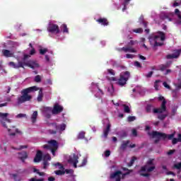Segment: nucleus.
<instances>
[{"label":"nucleus","instance_id":"nucleus-1","mask_svg":"<svg viewBox=\"0 0 181 181\" xmlns=\"http://www.w3.org/2000/svg\"><path fill=\"white\" fill-rule=\"evenodd\" d=\"M33 91H37V87L32 86L21 90V95L17 98V104L18 105H21V104H23L28 101H31L33 96L30 95V93H33Z\"/></svg>","mask_w":181,"mask_h":181},{"label":"nucleus","instance_id":"nucleus-2","mask_svg":"<svg viewBox=\"0 0 181 181\" xmlns=\"http://www.w3.org/2000/svg\"><path fill=\"white\" fill-rule=\"evenodd\" d=\"M158 35H151L148 37L150 44L151 45V46H153L154 49L155 47H158V46H163V43L158 42V40H161V42H163L165 39H166V35H165V33L162 31H158Z\"/></svg>","mask_w":181,"mask_h":181},{"label":"nucleus","instance_id":"nucleus-3","mask_svg":"<svg viewBox=\"0 0 181 181\" xmlns=\"http://www.w3.org/2000/svg\"><path fill=\"white\" fill-rule=\"evenodd\" d=\"M151 135L153 138H156L154 141L155 144H158L160 139H163V141H165V139L171 141L175 137V133H173L171 134H167L165 133H162L159 132H153L151 133Z\"/></svg>","mask_w":181,"mask_h":181},{"label":"nucleus","instance_id":"nucleus-4","mask_svg":"<svg viewBox=\"0 0 181 181\" xmlns=\"http://www.w3.org/2000/svg\"><path fill=\"white\" fill-rule=\"evenodd\" d=\"M49 145L45 144L42 146L44 149H47L48 151H51L53 156H56V151H57L59 148V144H57V141L56 140H50L48 141Z\"/></svg>","mask_w":181,"mask_h":181},{"label":"nucleus","instance_id":"nucleus-5","mask_svg":"<svg viewBox=\"0 0 181 181\" xmlns=\"http://www.w3.org/2000/svg\"><path fill=\"white\" fill-rule=\"evenodd\" d=\"M129 77H131V73H129V71H126L122 73L118 79L117 84L121 87H124V86L127 84V81L129 80Z\"/></svg>","mask_w":181,"mask_h":181},{"label":"nucleus","instance_id":"nucleus-6","mask_svg":"<svg viewBox=\"0 0 181 181\" xmlns=\"http://www.w3.org/2000/svg\"><path fill=\"white\" fill-rule=\"evenodd\" d=\"M158 101H163L158 109H153V114H163L166 111V99L163 96L158 97Z\"/></svg>","mask_w":181,"mask_h":181},{"label":"nucleus","instance_id":"nucleus-7","mask_svg":"<svg viewBox=\"0 0 181 181\" xmlns=\"http://www.w3.org/2000/svg\"><path fill=\"white\" fill-rule=\"evenodd\" d=\"M135 45H138V41L130 40V42H128V46L123 47L122 48H121V50H122L125 53H127V52H129L130 53H136V50L132 48V46H135Z\"/></svg>","mask_w":181,"mask_h":181},{"label":"nucleus","instance_id":"nucleus-8","mask_svg":"<svg viewBox=\"0 0 181 181\" xmlns=\"http://www.w3.org/2000/svg\"><path fill=\"white\" fill-rule=\"evenodd\" d=\"M47 31L49 33H56V35H58V33H60V28L57 24L49 23L47 27Z\"/></svg>","mask_w":181,"mask_h":181},{"label":"nucleus","instance_id":"nucleus-9","mask_svg":"<svg viewBox=\"0 0 181 181\" xmlns=\"http://www.w3.org/2000/svg\"><path fill=\"white\" fill-rule=\"evenodd\" d=\"M49 125L55 128V129L60 134L63 132V131H66V128L67 127V125L66 124L62 123L61 124H57V123H50Z\"/></svg>","mask_w":181,"mask_h":181},{"label":"nucleus","instance_id":"nucleus-10","mask_svg":"<svg viewBox=\"0 0 181 181\" xmlns=\"http://www.w3.org/2000/svg\"><path fill=\"white\" fill-rule=\"evenodd\" d=\"M8 115H9L8 113L0 112V118H1L0 122L1 124H2L4 128H8V126H6V123L5 122V121L8 123L11 122V119L8 118Z\"/></svg>","mask_w":181,"mask_h":181},{"label":"nucleus","instance_id":"nucleus-11","mask_svg":"<svg viewBox=\"0 0 181 181\" xmlns=\"http://www.w3.org/2000/svg\"><path fill=\"white\" fill-rule=\"evenodd\" d=\"M63 111V106L59 105V103H55L54 107L52 110V113L54 115H57V114H60Z\"/></svg>","mask_w":181,"mask_h":181},{"label":"nucleus","instance_id":"nucleus-12","mask_svg":"<svg viewBox=\"0 0 181 181\" xmlns=\"http://www.w3.org/2000/svg\"><path fill=\"white\" fill-rule=\"evenodd\" d=\"M23 64H25V62L22 61H18V64H15L13 62H10L8 63V66H10V67H13V69H25V67H23Z\"/></svg>","mask_w":181,"mask_h":181},{"label":"nucleus","instance_id":"nucleus-13","mask_svg":"<svg viewBox=\"0 0 181 181\" xmlns=\"http://www.w3.org/2000/svg\"><path fill=\"white\" fill-rule=\"evenodd\" d=\"M153 160H155V159L150 158L146 162V165L141 168L140 172H146V170L148 169V166H153L155 165V164H153Z\"/></svg>","mask_w":181,"mask_h":181},{"label":"nucleus","instance_id":"nucleus-14","mask_svg":"<svg viewBox=\"0 0 181 181\" xmlns=\"http://www.w3.org/2000/svg\"><path fill=\"white\" fill-rule=\"evenodd\" d=\"M181 49H177L175 50L174 52L171 54H168L166 56V59H177L180 56Z\"/></svg>","mask_w":181,"mask_h":181},{"label":"nucleus","instance_id":"nucleus-15","mask_svg":"<svg viewBox=\"0 0 181 181\" xmlns=\"http://www.w3.org/2000/svg\"><path fill=\"white\" fill-rule=\"evenodd\" d=\"M122 175V172L117 170L110 175V179H115V181H121V175Z\"/></svg>","mask_w":181,"mask_h":181},{"label":"nucleus","instance_id":"nucleus-16","mask_svg":"<svg viewBox=\"0 0 181 181\" xmlns=\"http://www.w3.org/2000/svg\"><path fill=\"white\" fill-rule=\"evenodd\" d=\"M69 163H73L74 168H77L78 163V156L74 154L73 158H71L68 160Z\"/></svg>","mask_w":181,"mask_h":181},{"label":"nucleus","instance_id":"nucleus-17","mask_svg":"<svg viewBox=\"0 0 181 181\" xmlns=\"http://www.w3.org/2000/svg\"><path fill=\"white\" fill-rule=\"evenodd\" d=\"M18 159H20V160H21V162H23V163H25V160H26V159H28V152L26 151H22V152H19L18 153Z\"/></svg>","mask_w":181,"mask_h":181},{"label":"nucleus","instance_id":"nucleus-18","mask_svg":"<svg viewBox=\"0 0 181 181\" xmlns=\"http://www.w3.org/2000/svg\"><path fill=\"white\" fill-rule=\"evenodd\" d=\"M25 66H28V67H30V69H36L39 67V64L33 61H30L28 62H24L23 67H25Z\"/></svg>","mask_w":181,"mask_h":181},{"label":"nucleus","instance_id":"nucleus-19","mask_svg":"<svg viewBox=\"0 0 181 181\" xmlns=\"http://www.w3.org/2000/svg\"><path fill=\"white\" fill-rule=\"evenodd\" d=\"M42 159H43V153L42 152V151L38 150L37 151L35 157L34 158V162L35 163L40 162Z\"/></svg>","mask_w":181,"mask_h":181},{"label":"nucleus","instance_id":"nucleus-20","mask_svg":"<svg viewBox=\"0 0 181 181\" xmlns=\"http://www.w3.org/2000/svg\"><path fill=\"white\" fill-rule=\"evenodd\" d=\"M170 64H172V62L169 61V62H167L164 64L160 65V71H165V70H166V69H169V67H170Z\"/></svg>","mask_w":181,"mask_h":181},{"label":"nucleus","instance_id":"nucleus-21","mask_svg":"<svg viewBox=\"0 0 181 181\" xmlns=\"http://www.w3.org/2000/svg\"><path fill=\"white\" fill-rule=\"evenodd\" d=\"M96 21L100 23V25H103V26H108V20H107V18H100L98 20H96Z\"/></svg>","mask_w":181,"mask_h":181},{"label":"nucleus","instance_id":"nucleus-22","mask_svg":"<svg viewBox=\"0 0 181 181\" xmlns=\"http://www.w3.org/2000/svg\"><path fill=\"white\" fill-rule=\"evenodd\" d=\"M175 13L176 16H177L178 19H180L176 21L177 25H181V12L179 10V8H176L175 10Z\"/></svg>","mask_w":181,"mask_h":181},{"label":"nucleus","instance_id":"nucleus-23","mask_svg":"<svg viewBox=\"0 0 181 181\" xmlns=\"http://www.w3.org/2000/svg\"><path fill=\"white\" fill-rule=\"evenodd\" d=\"M153 110H159V108H154L153 105L148 104L146 106V112L148 114H151V112H153Z\"/></svg>","mask_w":181,"mask_h":181},{"label":"nucleus","instance_id":"nucleus-24","mask_svg":"<svg viewBox=\"0 0 181 181\" xmlns=\"http://www.w3.org/2000/svg\"><path fill=\"white\" fill-rule=\"evenodd\" d=\"M2 54L4 57H12L13 56L12 52L9 51V49H3Z\"/></svg>","mask_w":181,"mask_h":181},{"label":"nucleus","instance_id":"nucleus-25","mask_svg":"<svg viewBox=\"0 0 181 181\" xmlns=\"http://www.w3.org/2000/svg\"><path fill=\"white\" fill-rule=\"evenodd\" d=\"M128 145H129V141H123L122 144L120 146V150L121 151H125L127 148L128 147Z\"/></svg>","mask_w":181,"mask_h":181},{"label":"nucleus","instance_id":"nucleus-26","mask_svg":"<svg viewBox=\"0 0 181 181\" xmlns=\"http://www.w3.org/2000/svg\"><path fill=\"white\" fill-rule=\"evenodd\" d=\"M110 130H111V124H108L107 125L106 129L103 130V135L105 138H107L108 136V134H110Z\"/></svg>","mask_w":181,"mask_h":181},{"label":"nucleus","instance_id":"nucleus-27","mask_svg":"<svg viewBox=\"0 0 181 181\" xmlns=\"http://www.w3.org/2000/svg\"><path fill=\"white\" fill-rule=\"evenodd\" d=\"M37 101H38V103H41V101H43V90L42 89H40L38 92Z\"/></svg>","mask_w":181,"mask_h":181},{"label":"nucleus","instance_id":"nucleus-28","mask_svg":"<svg viewBox=\"0 0 181 181\" xmlns=\"http://www.w3.org/2000/svg\"><path fill=\"white\" fill-rule=\"evenodd\" d=\"M37 119V111H34L31 116V121L33 124H35Z\"/></svg>","mask_w":181,"mask_h":181},{"label":"nucleus","instance_id":"nucleus-29","mask_svg":"<svg viewBox=\"0 0 181 181\" xmlns=\"http://www.w3.org/2000/svg\"><path fill=\"white\" fill-rule=\"evenodd\" d=\"M60 28L63 33H69V28H67V25L62 24Z\"/></svg>","mask_w":181,"mask_h":181},{"label":"nucleus","instance_id":"nucleus-30","mask_svg":"<svg viewBox=\"0 0 181 181\" xmlns=\"http://www.w3.org/2000/svg\"><path fill=\"white\" fill-rule=\"evenodd\" d=\"M122 107H124V112L126 114H130L131 113V109H129V106H128L127 105H122Z\"/></svg>","mask_w":181,"mask_h":181},{"label":"nucleus","instance_id":"nucleus-31","mask_svg":"<svg viewBox=\"0 0 181 181\" xmlns=\"http://www.w3.org/2000/svg\"><path fill=\"white\" fill-rule=\"evenodd\" d=\"M84 138H86V132H79V134H78L77 139H84Z\"/></svg>","mask_w":181,"mask_h":181},{"label":"nucleus","instance_id":"nucleus-32","mask_svg":"<svg viewBox=\"0 0 181 181\" xmlns=\"http://www.w3.org/2000/svg\"><path fill=\"white\" fill-rule=\"evenodd\" d=\"M176 112H177V106H174L172 107L171 117H175Z\"/></svg>","mask_w":181,"mask_h":181},{"label":"nucleus","instance_id":"nucleus-33","mask_svg":"<svg viewBox=\"0 0 181 181\" xmlns=\"http://www.w3.org/2000/svg\"><path fill=\"white\" fill-rule=\"evenodd\" d=\"M28 148V145L20 146V148H15L13 146L11 147V149H14L16 151H21V149H26Z\"/></svg>","mask_w":181,"mask_h":181},{"label":"nucleus","instance_id":"nucleus-34","mask_svg":"<svg viewBox=\"0 0 181 181\" xmlns=\"http://www.w3.org/2000/svg\"><path fill=\"white\" fill-rule=\"evenodd\" d=\"M122 170H124V172H127V173H124L123 176H127V175H129V173H132V170H129L127 168H122Z\"/></svg>","mask_w":181,"mask_h":181},{"label":"nucleus","instance_id":"nucleus-35","mask_svg":"<svg viewBox=\"0 0 181 181\" xmlns=\"http://www.w3.org/2000/svg\"><path fill=\"white\" fill-rule=\"evenodd\" d=\"M33 172H34V173H37V175H39V176H45V175H46L43 172H40L39 170H37L36 168H33Z\"/></svg>","mask_w":181,"mask_h":181},{"label":"nucleus","instance_id":"nucleus-36","mask_svg":"<svg viewBox=\"0 0 181 181\" xmlns=\"http://www.w3.org/2000/svg\"><path fill=\"white\" fill-rule=\"evenodd\" d=\"M55 175H57V176H62L65 174L64 170H57L55 172Z\"/></svg>","mask_w":181,"mask_h":181},{"label":"nucleus","instance_id":"nucleus-37","mask_svg":"<svg viewBox=\"0 0 181 181\" xmlns=\"http://www.w3.org/2000/svg\"><path fill=\"white\" fill-rule=\"evenodd\" d=\"M166 117H168V115L160 114L158 116V119H160V121H163V119H165L166 118Z\"/></svg>","mask_w":181,"mask_h":181},{"label":"nucleus","instance_id":"nucleus-38","mask_svg":"<svg viewBox=\"0 0 181 181\" xmlns=\"http://www.w3.org/2000/svg\"><path fill=\"white\" fill-rule=\"evenodd\" d=\"M52 159V157H50L49 154H45L42 157V160H50Z\"/></svg>","mask_w":181,"mask_h":181},{"label":"nucleus","instance_id":"nucleus-39","mask_svg":"<svg viewBox=\"0 0 181 181\" xmlns=\"http://www.w3.org/2000/svg\"><path fill=\"white\" fill-rule=\"evenodd\" d=\"M155 169H156V167H155L154 165H152L151 167L148 166L146 169V172H148V173L153 172Z\"/></svg>","mask_w":181,"mask_h":181},{"label":"nucleus","instance_id":"nucleus-40","mask_svg":"<svg viewBox=\"0 0 181 181\" xmlns=\"http://www.w3.org/2000/svg\"><path fill=\"white\" fill-rule=\"evenodd\" d=\"M66 175H73L74 173V170L73 169H66L64 170Z\"/></svg>","mask_w":181,"mask_h":181},{"label":"nucleus","instance_id":"nucleus-41","mask_svg":"<svg viewBox=\"0 0 181 181\" xmlns=\"http://www.w3.org/2000/svg\"><path fill=\"white\" fill-rule=\"evenodd\" d=\"M135 160H136V157L133 156L130 160V163L128 164V166L131 167L134 163H135Z\"/></svg>","mask_w":181,"mask_h":181},{"label":"nucleus","instance_id":"nucleus-42","mask_svg":"<svg viewBox=\"0 0 181 181\" xmlns=\"http://www.w3.org/2000/svg\"><path fill=\"white\" fill-rule=\"evenodd\" d=\"M133 32L134 33H142L144 32V29H142L141 28L134 29Z\"/></svg>","mask_w":181,"mask_h":181},{"label":"nucleus","instance_id":"nucleus-43","mask_svg":"<svg viewBox=\"0 0 181 181\" xmlns=\"http://www.w3.org/2000/svg\"><path fill=\"white\" fill-rule=\"evenodd\" d=\"M159 83H160V80H156L154 83V88L156 90H159Z\"/></svg>","mask_w":181,"mask_h":181},{"label":"nucleus","instance_id":"nucleus-44","mask_svg":"<svg viewBox=\"0 0 181 181\" xmlns=\"http://www.w3.org/2000/svg\"><path fill=\"white\" fill-rule=\"evenodd\" d=\"M107 74H110V76H115V71L112 69H107Z\"/></svg>","mask_w":181,"mask_h":181},{"label":"nucleus","instance_id":"nucleus-45","mask_svg":"<svg viewBox=\"0 0 181 181\" xmlns=\"http://www.w3.org/2000/svg\"><path fill=\"white\" fill-rule=\"evenodd\" d=\"M34 81H35V83H40V81H42V78L40 77V75H37L35 77Z\"/></svg>","mask_w":181,"mask_h":181},{"label":"nucleus","instance_id":"nucleus-46","mask_svg":"<svg viewBox=\"0 0 181 181\" xmlns=\"http://www.w3.org/2000/svg\"><path fill=\"white\" fill-rule=\"evenodd\" d=\"M135 119H136V117L134 116H129L127 118L128 122H132L135 121Z\"/></svg>","mask_w":181,"mask_h":181},{"label":"nucleus","instance_id":"nucleus-47","mask_svg":"<svg viewBox=\"0 0 181 181\" xmlns=\"http://www.w3.org/2000/svg\"><path fill=\"white\" fill-rule=\"evenodd\" d=\"M47 52V48L40 49V54H42V55L46 54Z\"/></svg>","mask_w":181,"mask_h":181},{"label":"nucleus","instance_id":"nucleus-48","mask_svg":"<svg viewBox=\"0 0 181 181\" xmlns=\"http://www.w3.org/2000/svg\"><path fill=\"white\" fill-rule=\"evenodd\" d=\"M42 165H43V169H47V166H49V164L47 160H43Z\"/></svg>","mask_w":181,"mask_h":181},{"label":"nucleus","instance_id":"nucleus-49","mask_svg":"<svg viewBox=\"0 0 181 181\" xmlns=\"http://www.w3.org/2000/svg\"><path fill=\"white\" fill-rule=\"evenodd\" d=\"M163 86L165 88H168V90H170V89H171L170 86H169V85L168 84V82H166V81H164V82L163 83Z\"/></svg>","mask_w":181,"mask_h":181},{"label":"nucleus","instance_id":"nucleus-50","mask_svg":"<svg viewBox=\"0 0 181 181\" xmlns=\"http://www.w3.org/2000/svg\"><path fill=\"white\" fill-rule=\"evenodd\" d=\"M55 166H59V169L64 170V166H63V165H62V163H57L55 164Z\"/></svg>","mask_w":181,"mask_h":181},{"label":"nucleus","instance_id":"nucleus-51","mask_svg":"<svg viewBox=\"0 0 181 181\" xmlns=\"http://www.w3.org/2000/svg\"><path fill=\"white\" fill-rule=\"evenodd\" d=\"M49 134H50L51 135H56V134H57V130H53V129H49L48 130Z\"/></svg>","mask_w":181,"mask_h":181},{"label":"nucleus","instance_id":"nucleus-52","mask_svg":"<svg viewBox=\"0 0 181 181\" xmlns=\"http://www.w3.org/2000/svg\"><path fill=\"white\" fill-rule=\"evenodd\" d=\"M142 171H139L140 176H143L144 177H149L151 175L149 173H141Z\"/></svg>","mask_w":181,"mask_h":181},{"label":"nucleus","instance_id":"nucleus-53","mask_svg":"<svg viewBox=\"0 0 181 181\" xmlns=\"http://www.w3.org/2000/svg\"><path fill=\"white\" fill-rule=\"evenodd\" d=\"M171 139H173L172 140L173 145H176V144H177V142H179V139H176V138L174 137Z\"/></svg>","mask_w":181,"mask_h":181},{"label":"nucleus","instance_id":"nucleus-54","mask_svg":"<svg viewBox=\"0 0 181 181\" xmlns=\"http://www.w3.org/2000/svg\"><path fill=\"white\" fill-rule=\"evenodd\" d=\"M25 117H26L25 114L20 113L16 116V118H23Z\"/></svg>","mask_w":181,"mask_h":181},{"label":"nucleus","instance_id":"nucleus-55","mask_svg":"<svg viewBox=\"0 0 181 181\" xmlns=\"http://www.w3.org/2000/svg\"><path fill=\"white\" fill-rule=\"evenodd\" d=\"M134 66L136 67H138L139 69H141V67H142V65H141V63H139V62L138 61L134 62Z\"/></svg>","mask_w":181,"mask_h":181},{"label":"nucleus","instance_id":"nucleus-56","mask_svg":"<svg viewBox=\"0 0 181 181\" xmlns=\"http://www.w3.org/2000/svg\"><path fill=\"white\" fill-rule=\"evenodd\" d=\"M86 165H87V158H83V160H82V163L81 164V165H79L80 167L81 166H86Z\"/></svg>","mask_w":181,"mask_h":181},{"label":"nucleus","instance_id":"nucleus-57","mask_svg":"<svg viewBox=\"0 0 181 181\" xmlns=\"http://www.w3.org/2000/svg\"><path fill=\"white\" fill-rule=\"evenodd\" d=\"M111 155V151L110 150H106L105 151V158H108Z\"/></svg>","mask_w":181,"mask_h":181},{"label":"nucleus","instance_id":"nucleus-58","mask_svg":"<svg viewBox=\"0 0 181 181\" xmlns=\"http://www.w3.org/2000/svg\"><path fill=\"white\" fill-rule=\"evenodd\" d=\"M175 169H181V162L174 165Z\"/></svg>","mask_w":181,"mask_h":181},{"label":"nucleus","instance_id":"nucleus-59","mask_svg":"<svg viewBox=\"0 0 181 181\" xmlns=\"http://www.w3.org/2000/svg\"><path fill=\"white\" fill-rule=\"evenodd\" d=\"M176 152L175 149H173V150H170L168 153L167 155H168V156H170V155H173V153Z\"/></svg>","mask_w":181,"mask_h":181},{"label":"nucleus","instance_id":"nucleus-60","mask_svg":"<svg viewBox=\"0 0 181 181\" xmlns=\"http://www.w3.org/2000/svg\"><path fill=\"white\" fill-rule=\"evenodd\" d=\"M153 74V71H150L148 72L146 75V77H147V78H151V77H152V75Z\"/></svg>","mask_w":181,"mask_h":181},{"label":"nucleus","instance_id":"nucleus-61","mask_svg":"<svg viewBox=\"0 0 181 181\" xmlns=\"http://www.w3.org/2000/svg\"><path fill=\"white\" fill-rule=\"evenodd\" d=\"M29 181H45V179H43V178H41V179L31 178V179H30Z\"/></svg>","mask_w":181,"mask_h":181},{"label":"nucleus","instance_id":"nucleus-62","mask_svg":"<svg viewBox=\"0 0 181 181\" xmlns=\"http://www.w3.org/2000/svg\"><path fill=\"white\" fill-rule=\"evenodd\" d=\"M132 135L134 136H138V132H136V129H132Z\"/></svg>","mask_w":181,"mask_h":181},{"label":"nucleus","instance_id":"nucleus-63","mask_svg":"<svg viewBox=\"0 0 181 181\" xmlns=\"http://www.w3.org/2000/svg\"><path fill=\"white\" fill-rule=\"evenodd\" d=\"M126 57H127V59H134V54H127Z\"/></svg>","mask_w":181,"mask_h":181},{"label":"nucleus","instance_id":"nucleus-64","mask_svg":"<svg viewBox=\"0 0 181 181\" xmlns=\"http://www.w3.org/2000/svg\"><path fill=\"white\" fill-rule=\"evenodd\" d=\"M56 180V178L54 177H48V181H54Z\"/></svg>","mask_w":181,"mask_h":181}]
</instances>
